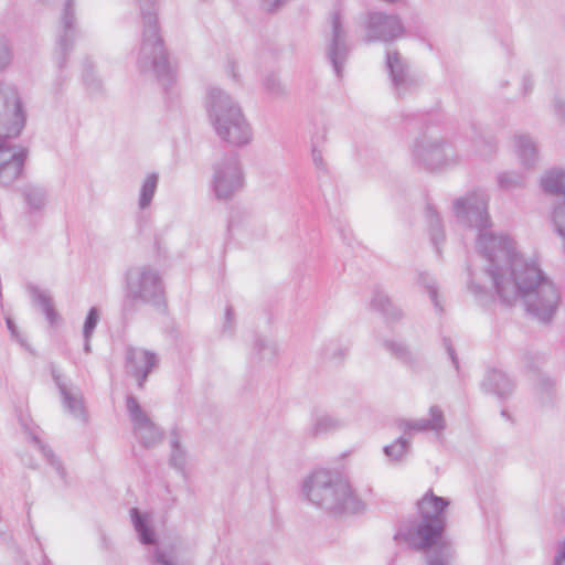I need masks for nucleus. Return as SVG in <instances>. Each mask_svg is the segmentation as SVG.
<instances>
[{
	"label": "nucleus",
	"instance_id": "4d7b16f0",
	"mask_svg": "<svg viewBox=\"0 0 565 565\" xmlns=\"http://www.w3.org/2000/svg\"><path fill=\"white\" fill-rule=\"evenodd\" d=\"M43 565H50V559L46 555H43Z\"/></svg>",
	"mask_w": 565,
	"mask_h": 565
},
{
	"label": "nucleus",
	"instance_id": "bf43d9fd",
	"mask_svg": "<svg viewBox=\"0 0 565 565\" xmlns=\"http://www.w3.org/2000/svg\"><path fill=\"white\" fill-rule=\"evenodd\" d=\"M503 416H508L507 412L505 411H502L501 413Z\"/></svg>",
	"mask_w": 565,
	"mask_h": 565
},
{
	"label": "nucleus",
	"instance_id": "9d476101",
	"mask_svg": "<svg viewBox=\"0 0 565 565\" xmlns=\"http://www.w3.org/2000/svg\"><path fill=\"white\" fill-rule=\"evenodd\" d=\"M12 138L0 137V185L9 186L23 174L29 150L11 145Z\"/></svg>",
	"mask_w": 565,
	"mask_h": 565
},
{
	"label": "nucleus",
	"instance_id": "e433bc0d",
	"mask_svg": "<svg viewBox=\"0 0 565 565\" xmlns=\"http://www.w3.org/2000/svg\"><path fill=\"white\" fill-rule=\"evenodd\" d=\"M551 220L554 225L555 232L562 238H565V207L563 204H558L554 207Z\"/></svg>",
	"mask_w": 565,
	"mask_h": 565
},
{
	"label": "nucleus",
	"instance_id": "dca6fc26",
	"mask_svg": "<svg viewBox=\"0 0 565 565\" xmlns=\"http://www.w3.org/2000/svg\"><path fill=\"white\" fill-rule=\"evenodd\" d=\"M386 68L399 97L416 86V82L408 74L406 63L397 51L386 52Z\"/></svg>",
	"mask_w": 565,
	"mask_h": 565
},
{
	"label": "nucleus",
	"instance_id": "4468645a",
	"mask_svg": "<svg viewBox=\"0 0 565 565\" xmlns=\"http://www.w3.org/2000/svg\"><path fill=\"white\" fill-rule=\"evenodd\" d=\"M349 53L350 46L347 42V33L343 29L340 12L334 11L331 15V36L327 45V56L339 79L343 76V68Z\"/></svg>",
	"mask_w": 565,
	"mask_h": 565
},
{
	"label": "nucleus",
	"instance_id": "c03bdc74",
	"mask_svg": "<svg viewBox=\"0 0 565 565\" xmlns=\"http://www.w3.org/2000/svg\"><path fill=\"white\" fill-rule=\"evenodd\" d=\"M443 343H444V347L454 364V366L456 367V370L459 369V361H458V358H457V354H456V351L452 347V343H451V340L449 338H444L443 339Z\"/></svg>",
	"mask_w": 565,
	"mask_h": 565
},
{
	"label": "nucleus",
	"instance_id": "de8ad7c7",
	"mask_svg": "<svg viewBox=\"0 0 565 565\" xmlns=\"http://www.w3.org/2000/svg\"><path fill=\"white\" fill-rule=\"evenodd\" d=\"M555 115L563 119L565 117V105L561 96H556L553 103Z\"/></svg>",
	"mask_w": 565,
	"mask_h": 565
},
{
	"label": "nucleus",
	"instance_id": "a18cd8bd",
	"mask_svg": "<svg viewBox=\"0 0 565 565\" xmlns=\"http://www.w3.org/2000/svg\"><path fill=\"white\" fill-rule=\"evenodd\" d=\"M154 563L156 565H175L168 555L161 551L160 548H157L154 551Z\"/></svg>",
	"mask_w": 565,
	"mask_h": 565
},
{
	"label": "nucleus",
	"instance_id": "5fc2aeb1",
	"mask_svg": "<svg viewBox=\"0 0 565 565\" xmlns=\"http://www.w3.org/2000/svg\"><path fill=\"white\" fill-rule=\"evenodd\" d=\"M90 339H92V337L84 338V351L87 354L90 353V351H92Z\"/></svg>",
	"mask_w": 565,
	"mask_h": 565
},
{
	"label": "nucleus",
	"instance_id": "0eeeda50",
	"mask_svg": "<svg viewBox=\"0 0 565 565\" xmlns=\"http://www.w3.org/2000/svg\"><path fill=\"white\" fill-rule=\"evenodd\" d=\"M411 156L414 164L426 170L450 164L457 159L451 143L427 132L422 134L414 140Z\"/></svg>",
	"mask_w": 565,
	"mask_h": 565
},
{
	"label": "nucleus",
	"instance_id": "f8f14e48",
	"mask_svg": "<svg viewBox=\"0 0 565 565\" xmlns=\"http://www.w3.org/2000/svg\"><path fill=\"white\" fill-rule=\"evenodd\" d=\"M367 42H393L405 31L398 15L384 12H370L365 25Z\"/></svg>",
	"mask_w": 565,
	"mask_h": 565
},
{
	"label": "nucleus",
	"instance_id": "13d9d810",
	"mask_svg": "<svg viewBox=\"0 0 565 565\" xmlns=\"http://www.w3.org/2000/svg\"><path fill=\"white\" fill-rule=\"evenodd\" d=\"M408 117L415 118L416 116L415 115H407L406 118H408Z\"/></svg>",
	"mask_w": 565,
	"mask_h": 565
},
{
	"label": "nucleus",
	"instance_id": "2f4dec72",
	"mask_svg": "<svg viewBox=\"0 0 565 565\" xmlns=\"http://www.w3.org/2000/svg\"><path fill=\"white\" fill-rule=\"evenodd\" d=\"M344 425L345 423L335 416L321 414L316 417L312 430L315 435L328 434L342 428Z\"/></svg>",
	"mask_w": 565,
	"mask_h": 565
},
{
	"label": "nucleus",
	"instance_id": "3c124183",
	"mask_svg": "<svg viewBox=\"0 0 565 565\" xmlns=\"http://www.w3.org/2000/svg\"><path fill=\"white\" fill-rule=\"evenodd\" d=\"M8 330L10 331L11 335L18 337V328L14 324L13 320L10 318H7L6 320Z\"/></svg>",
	"mask_w": 565,
	"mask_h": 565
},
{
	"label": "nucleus",
	"instance_id": "393cba45",
	"mask_svg": "<svg viewBox=\"0 0 565 565\" xmlns=\"http://www.w3.org/2000/svg\"><path fill=\"white\" fill-rule=\"evenodd\" d=\"M383 347L385 348L386 351H388L394 358H396L406 366L414 367L416 365V355L409 350V348L405 343L393 340H385L383 342Z\"/></svg>",
	"mask_w": 565,
	"mask_h": 565
},
{
	"label": "nucleus",
	"instance_id": "8fccbe9b",
	"mask_svg": "<svg viewBox=\"0 0 565 565\" xmlns=\"http://www.w3.org/2000/svg\"><path fill=\"white\" fill-rule=\"evenodd\" d=\"M312 160L317 168H319V169L323 168L322 153L320 150H317L316 148L312 149Z\"/></svg>",
	"mask_w": 565,
	"mask_h": 565
},
{
	"label": "nucleus",
	"instance_id": "09e8293b",
	"mask_svg": "<svg viewBox=\"0 0 565 565\" xmlns=\"http://www.w3.org/2000/svg\"><path fill=\"white\" fill-rule=\"evenodd\" d=\"M233 309L231 306L226 307V310H225V323H224V327H223V331L224 332H232L233 331Z\"/></svg>",
	"mask_w": 565,
	"mask_h": 565
},
{
	"label": "nucleus",
	"instance_id": "49530a36",
	"mask_svg": "<svg viewBox=\"0 0 565 565\" xmlns=\"http://www.w3.org/2000/svg\"><path fill=\"white\" fill-rule=\"evenodd\" d=\"M565 562V540L558 541L557 552L553 565H563Z\"/></svg>",
	"mask_w": 565,
	"mask_h": 565
},
{
	"label": "nucleus",
	"instance_id": "4c0bfd02",
	"mask_svg": "<svg viewBox=\"0 0 565 565\" xmlns=\"http://www.w3.org/2000/svg\"><path fill=\"white\" fill-rule=\"evenodd\" d=\"M99 321V310L96 307H92L85 318L83 326V337H92Z\"/></svg>",
	"mask_w": 565,
	"mask_h": 565
},
{
	"label": "nucleus",
	"instance_id": "f03ea898",
	"mask_svg": "<svg viewBox=\"0 0 565 565\" xmlns=\"http://www.w3.org/2000/svg\"><path fill=\"white\" fill-rule=\"evenodd\" d=\"M450 502L428 490L417 501L418 519L402 533L404 540L415 551H428L426 565H450L455 551L445 541L447 525L446 509Z\"/></svg>",
	"mask_w": 565,
	"mask_h": 565
},
{
	"label": "nucleus",
	"instance_id": "6e6552de",
	"mask_svg": "<svg viewBox=\"0 0 565 565\" xmlns=\"http://www.w3.org/2000/svg\"><path fill=\"white\" fill-rule=\"evenodd\" d=\"M245 178L239 156L230 152L213 164L212 191L218 201H228L244 186Z\"/></svg>",
	"mask_w": 565,
	"mask_h": 565
},
{
	"label": "nucleus",
	"instance_id": "c85d7f7f",
	"mask_svg": "<svg viewBox=\"0 0 565 565\" xmlns=\"http://www.w3.org/2000/svg\"><path fill=\"white\" fill-rule=\"evenodd\" d=\"M349 348L338 340H330L321 349V358L324 362L339 364L348 355Z\"/></svg>",
	"mask_w": 565,
	"mask_h": 565
},
{
	"label": "nucleus",
	"instance_id": "473e14b6",
	"mask_svg": "<svg viewBox=\"0 0 565 565\" xmlns=\"http://www.w3.org/2000/svg\"><path fill=\"white\" fill-rule=\"evenodd\" d=\"M497 182L501 190L513 191L524 188L526 184V179L523 173L505 171L498 174Z\"/></svg>",
	"mask_w": 565,
	"mask_h": 565
},
{
	"label": "nucleus",
	"instance_id": "2eb2a0df",
	"mask_svg": "<svg viewBox=\"0 0 565 565\" xmlns=\"http://www.w3.org/2000/svg\"><path fill=\"white\" fill-rule=\"evenodd\" d=\"M157 364L156 353L136 347L126 349L125 367L127 373L137 380L139 388H143L148 375Z\"/></svg>",
	"mask_w": 565,
	"mask_h": 565
},
{
	"label": "nucleus",
	"instance_id": "ea45409f",
	"mask_svg": "<svg viewBox=\"0 0 565 565\" xmlns=\"http://www.w3.org/2000/svg\"><path fill=\"white\" fill-rule=\"evenodd\" d=\"M264 87L269 94L275 96L284 93L282 85L275 74H269L264 78Z\"/></svg>",
	"mask_w": 565,
	"mask_h": 565
},
{
	"label": "nucleus",
	"instance_id": "37998d69",
	"mask_svg": "<svg viewBox=\"0 0 565 565\" xmlns=\"http://www.w3.org/2000/svg\"><path fill=\"white\" fill-rule=\"evenodd\" d=\"M286 0H260V6L266 12H275L285 4Z\"/></svg>",
	"mask_w": 565,
	"mask_h": 565
},
{
	"label": "nucleus",
	"instance_id": "1a4fd4ad",
	"mask_svg": "<svg viewBox=\"0 0 565 565\" xmlns=\"http://www.w3.org/2000/svg\"><path fill=\"white\" fill-rule=\"evenodd\" d=\"M26 121L18 88L8 83H0V137L18 138Z\"/></svg>",
	"mask_w": 565,
	"mask_h": 565
},
{
	"label": "nucleus",
	"instance_id": "ddd939ff",
	"mask_svg": "<svg viewBox=\"0 0 565 565\" xmlns=\"http://www.w3.org/2000/svg\"><path fill=\"white\" fill-rule=\"evenodd\" d=\"M126 408L132 423L134 433L142 446L146 448L156 446L161 440L162 434L135 396L127 395Z\"/></svg>",
	"mask_w": 565,
	"mask_h": 565
},
{
	"label": "nucleus",
	"instance_id": "603ef678",
	"mask_svg": "<svg viewBox=\"0 0 565 565\" xmlns=\"http://www.w3.org/2000/svg\"><path fill=\"white\" fill-rule=\"evenodd\" d=\"M523 89H524V94H527L533 89V82L527 76H524V78H523Z\"/></svg>",
	"mask_w": 565,
	"mask_h": 565
},
{
	"label": "nucleus",
	"instance_id": "bb28decb",
	"mask_svg": "<svg viewBox=\"0 0 565 565\" xmlns=\"http://www.w3.org/2000/svg\"><path fill=\"white\" fill-rule=\"evenodd\" d=\"M32 440L39 447L47 463L56 471L57 476L63 481V484L68 486L67 472L63 462L55 456L54 451L49 446L44 445L36 436H33Z\"/></svg>",
	"mask_w": 565,
	"mask_h": 565
},
{
	"label": "nucleus",
	"instance_id": "6ab92c4d",
	"mask_svg": "<svg viewBox=\"0 0 565 565\" xmlns=\"http://www.w3.org/2000/svg\"><path fill=\"white\" fill-rule=\"evenodd\" d=\"M26 291L32 303L41 308L50 326L53 327L58 320V313L53 306V299L49 291L41 289L39 286L31 282L26 285Z\"/></svg>",
	"mask_w": 565,
	"mask_h": 565
},
{
	"label": "nucleus",
	"instance_id": "f3484780",
	"mask_svg": "<svg viewBox=\"0 0 565 565\" xmlns=\"http://www.w3.org/2000/svg\"><path fill=\"white\" fill-rule=\"evenodd\" d=\"M397 427L405 434L409 435L412 431H436L440 433L446 427L444 413L439 406L429 407V418H419L414 420L401 419L397 422Z\"/></svg>",
	"mask_w": 565,
	"mask_h": 565
},
{
	"label": "nucleus",
	"instance_id": "a878e982",
	"mask_svg": "<svg viewBox=\"0 0 565 565\" xmlns=\"http://www.w3.org/2000/svg\"><path fill=\"white\" fill-rule=\"evenodd\" d=\"M426 217L429 227L430 241L436 247L437 252H439V244L444 242L445 234L440 216L438 212L434 209V206L430 204H427L426 206Z\"/></svg>",
	"mask_w": 565,
	"mask_h": 565
},
{
	"label": "nucleus",
	"instance_id": "052dcab7",
	"mask_svg": "<svg viewBox=\"0 0 565 565\" xmlns=\"http://www.w3.org/2000/svg\"><path fill=\"white\" fill-rule=\"evenodd\" d=\"M26 565H29V564H26Z\"/></svg>",
	"mask_w": 565,
	"mask_h": 565
},
{
	"label": "nucleus",
	"instance_id": "7c9ffc66",
	"mask_svg": "<svg viewBox=\"0 0 565 565\" xmlns=\"http://www.w3.org/2000/svg\"><path fill=\"white\" fill-rule=\"evenodd\" d=\"M158 182H159V174L156 172H151V173L147 174V177L145 178V180L141 184V188H140V194H139V201H138L139 207L141 210L147 209L151 204L153 195L158 188Z\"/></svg>",
	"mask_w": 565,
	"mask_h": 565
},
{
	"label": "nucleus",
	"instance_id": "9b49d317",
	"mask_svg": "<svg viewBox=\"0 0 565 565\" xmlns=\"http://www.w3.org/2000/svg\"><path fill=\"white\" fill-rule=\"evenodd\" d=\"M75 22L74 0H66L55 42V58L61 70L66 66L67 57L74 49V41L79 33Z\"/></svg>",
	"mask_w": 565,
	"mask_h": 565
},
{
	"label": "nucleus",
	"instance_id": "b1692460",
	"mask_svg": "<svg viewBox=\"0 0 565 565\" xmlns=\"http://www.w3.org/2000/svg\"><path fill=\"white\" fill-rule=\"evenodd\" d=\"M130 516L139 541L145 545H151L156 542V535L148 524L147 515L142 514L137 508L130 509Z\"/></svg>",
	"mask_w": 565,
	"mask_h": 565
},
{
	"label": "nucleus",
	"instance_id": "423d86ee",
	"mask_svg": "<svg viewBox=\"0 0 565 565\" xmlns=\"http://www.w3.org/2000/svg\"><path fill=\"white\" fill-rule=\"evenodd\" d=\"M210 121L216 135L226 143L244 147L252 141V127L241 106L223 89L211 87L205 100Z\"/></svg>",
	"mask_w": 565,
	"mask_h": 565
},
{
	"label": "nucleus",
	"instance_id": "4be33fe9",
	"mask_svg": "<svg viewBox=\"0 0 565 565\" xmlns=\"http://www.w3.org/2000/svg\"><path fill=\"white\" fill-rule=\"evenodd\" d=\"M372 309L381 312L387 321H398L403 317L402 310L393 303L391 298L380 289L373 291L371 300Z\"/></svg>",
	"mask_w": 565,
	"mask_h": 565
},
{
	"label": "nucleus",
	"instance_id": "58836bf2",
	"mask_svg": "<svg viewBox=\"0 0 565 565\" xmlns=\"http://www.w3.org/2000/svg\"><path fill=\"white\" fill-rule=\"evenodd\" d=\"M83 81H84L85 86L92 94L102 92V88H103L102 81L99 78H97V76L94 74L93 70L84 71Z\"/></svg>",
	"mask_w": 565,
	"mask_h": 565
},
{
	"label": "nucleus",
	"instance_id": "f257e3e1",
	"mask_svg": "<svg viewBox=\"0 0 565 565\" xmlns=\"http://www.w3.org/2000/svg\"><path fill=\"white\" fill-rule=\"evenodd\" d=\"M488 203V194L478 189L456 199L452 204L457 221L479 231L476 245L487 262L486 269L479 273L468 268V290L484 307L494 301L492 290L507 307L521 299L532 317L550 322L559 301L554 284L534 260L525 259L516 250L510 236L489 231Z\"/></svg>",
	"mask_w": 565,
	"mask_h": 565
},
{
	"label": "nucleus",
	"instance_id": "39448f33",
	"mask_svg": "<svg viewBox=\"0 0 565 565\" xmlns=\"http://www.w3.org/2000/svg\"><path fill=\"white\" fill-rule=\"evenodd\" d=\"M137 305L149 306L160 312H163L167 307L162 275L150 264L132 265L124 275L122 316L131 317Z\"/></svg>",
	"mask_w": 565,
	"mask_h": 565
},
{
	"label": "nucleus",
	"instance_id": "5701e85b",
	"mask_svg": "<svg viewBox=\"0 0 565 565\" xmlns=\"http://www.w3.org/2000/svg\"><path fill=\"white\" fill-rule=\"evenodd\" d=\"M541 186L545 194L565 195V170L554 168L541 178Z\"/></svg>",
	"mask_w": 565,
	"mask_h": 565
},
{
	"label": "nucleus",
	"instance_id": "79ce46f5",
	"mask_svg": "<svg viewBox=\"0 0 565 565\" xmlns=\"http://www.w3.org/2000/svg\"><path fill=\"white\" fill-rule=\"evenodd\" d=\"M555 382L545 375H541L539 380V390L542 394H546L547 397L552 394L554 390Z\"/></svg>",
	"mask_w": 565,
	"mask_h": 565
},
{
	"label": "nucleus",
	"instance_id": "cd10ccee",
	"mask_svg": "<svg viewBox=\"0 0 565 565\" xmlns=\"http://www.w3.org/2000/svg\"><path fill=\"white\" fill-rule=\"evenodd\" d=\"M22 195L30 210H42L47 200V192L40 185H26L22 190Z\"/></svg>",
	"mask_w": 565,
	"mask_h": 565
},
{
	"label": "nucleus",
	"instance_id": "aec40b11",
	"mask_svg": "<svg viewBox=\"0 0 565 565\" xmlns=\"http://www.w3.org/2000/svg\"><path fill=\"white\" fill-rule=\"evenodd\" d=\"M482 388L488 393L504 398L512 393L513 383L502 371L491 370L482 382Z\"/></svg>",
	"mask_w": 565,
	"mask_h": 565
},
{
	"label": "nucleus",
	"instance_id": "a19ab883",
	"mask_svg": "<svg viewBox=\"0 0 565 565\" xmlns=\"http://www.w3.org/2000/svg\"><path fill=\"white\" fill-rule=\"evenodd\" d=\"M12 55L7 40L0 35V71L4 70L11 62Z\"/></svg>",
	"mask_w": 565,
	"mask_h": 565
},
{
	"label": "nucleus",
	"instance_id": "20e7f679",
	"mask_svg": "<svg viewBox=\"0 0 565 565\" xmlns=\"http://www.w3.org/2000/svg\"><path fill=\"white\" fill-rule=\"evenodd\" d=\"M142 19L141 46L137 58L140 72H151L168 92L177 78V68L169 61L158 24V0H137Z\"/></svg>",
	"mask_w": 565,
	"mask_h": 565
},
{
	"label": "nucleus",
	"instance_id": "6e6d98bb",
	"mask_svg": "<svg viewBox=\"0 0 565 565\" xmlns=\"http://www.w3.org/2000/svg\"><path fill=\"white\" fill-rule=\"evenodd\" d=\"M230 66H231L232 76H233L234 78H236V77H237V75H236V72H235V68H236L235 63L231 62V63H230Z\"/></svg>",
	"mask_w": 565,
	"mask_h": 565
},
{
	"label": "nucleus",
	"instance_id": "c756f323",
	"mask_svg": "<svg viewBox=\"0 0 565 565\" xmlns=\"http://www.w3.org/2000/svg\"><path fill=\"white\" fill-rule=\"evenodd\" d=\"M411 439L401 436L392 444L386 445L383 451L391 461L402 462L411 451Z\"/></svg>",
	"mask_w": 565,
	"mask_h": 565
},
{
	"label": "nucleus",
	"instance_id": "72a5a7b5",
	"mask_svg": "<svg viewBox=\"0 0 565 565\" xmlns=\"http://www.w3.org/2000/svg\"><path fill=\"white\" fill-rule=\"evenodd\" d=\"M186 463V452L181 447L179 434L175 429L171 433V456L170 465L179 471H184Z\"/></svg>",
	"mask_w": 565,
	"mask_h": 565
},
{
	"label": "nucleus",
	"instance_id": "7ed1b4c3",
	"mask_svg": "<svg viewBox=\"0 0 565 565\" xmlns=\"http://www.w3.org/2000/svg\"><path fill=\"white\" fill-rule=\"evenodd\" d=\"M302 494L307 500L334 515L361 514L366 503L350 482L328 470H317L302 482Z\"/></svg>",
	"mask_w": 565,
	"mask_h": 565
},
{
	"label": "nucleus",
	"instance_id": "f704fd0d",
	"mask_svg": "<svg viewBox=\"0 0 565 565\" xmlns=\"http://www.w3.org/2000/svg\"><path fill=\"white\" fill-rule=\"evenodd\" d=\"M418 282L427 289L429 298H430L431 302L434 303L435 308L438 311H443V308L438 301V290L436 287L435 279L426 273H419L418 274Z\"/></svg>",
	"mask_w": 565,
	"mask_h": 565
},
{
	"label": "nucleus",
	"instance_id": "c9c22d12",
	"mask_svg": "<svg viewBox=\"0 0 565 565\" xmlns=\"http://www.w3.org/2000/svg\"><path fill=\"white\" fill-rule=\"evenodd\" d=\"M254 350L260 360H271L277 354L276 344L263 338L256 339Z\"/></svg>",
	"mask_w": 565,
	"mask_h": 565
},
{
	"label": "nucleus",
	"instance_id": "412c9836",
	"mask_svg": "<svg viewBox=\"0 0 565 565\" xmlns=\"http://www.w3.org/2000/svg\"><path fill=\"white\" fill-rule=\"evenodd\" d=\"M514 140L515 151L521 164L525 169L533 168L539 161V151L533 139L527 135H518Z\"/></svg>",
	"mask_w": 565,
	"mask_h": 565
},
{
	"label": "nucleus",
	"instance_id": "a211bd4d",
	"mask_svg": "<svg viewBox=\"0 0 565 565\" xmlns=\"http://www.w3.org/2000/svg\"><path fill=\"white\" fill-rule=\"evenodd\" d=\"M51 375L52 379L57 386L60 394L63 399L64 407L68 411L71 415L77 418H82L85 415L84 403L82 395H74L67 387L66 383L63 381L62 374L58 369L51 364Z\"/></svg>",
	"mask_w": 565,
	"mask_h": 565
},
{
	"label": "nucleus",
	"instance_id": "864d4df0",
	"mask_svg": "<svg viewBox=\"0 0 565 565\" xmlns=\"http://www.w3.org/2000/svg\"><path fill=\"white\" fill-rule=\"evenodd\" d=\"M484 146L488 148L487 151H483L481 152V154H488V153H491L492 151H494L495 149V146L492 141H484Z\"/></svg>",
	"mask_w": 565,
	"mask_h": 565
}]
</instances>
